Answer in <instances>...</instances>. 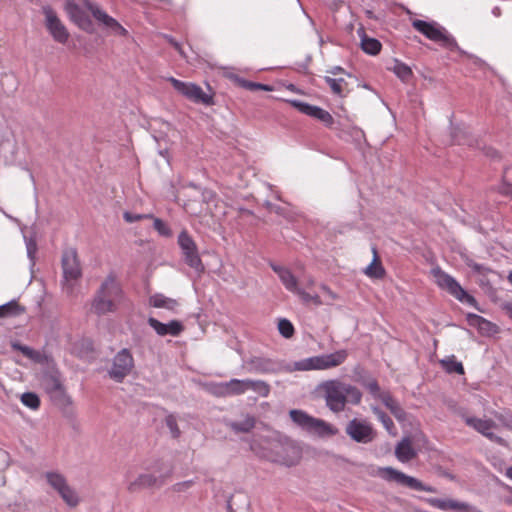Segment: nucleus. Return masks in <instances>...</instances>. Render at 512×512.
<instances>
[{"label":"nucleus","mask_w":512,"mask_h":512,"mask_svg":"<svg viewBox=\"0 0 512 512\" xmlns=\"http://www.w3.org/2000/svg\"><path fill=\"white\" fill-rule=\"evenodd\" d=\"M467 265L472 269L474 273L481 276L482 278H485L492 271L489 267L476 263L472 260L469 261ZM481 282L483 283L484 279H481Z\"/></svg>","instance_id":"44"},{"label":"nucleus","mask_w":512,"mask_h":512,"mask_svg":"<svg viewBox=\"0 0 512 512\" xmlns=\"http://www.w3.org/2000/svg\"><path fill=\"white\" fill-rule=\"evenodd\" d=\"M467 321L470 326L477 327L484 335H490L497 331V326L477 314H468Z\"/></svg>","instance_id":"25"},{"label":"nucleus","mask_w":512,"mask_h":512,"mask_svg":"<svg viewBox=\"0 0 512 512\" xmlns=\"http://www.w3.org/2000/svg\"><path fill=\"white\" fill-rule=\"evenodd\" d=\"M346 434L357 443H369L375 438V431L372 425L359 419L351 420L346 426Z\"/></svg>","instance_id":"12"},{"label":"nucleus","mask_w":512,"mask_h":512,"mask_svg":"<svg viewBox=\"0 0 512 512\" xmlns=\"http://www.w3.org/2000/svg\"><path fill=\"white\" fill-rule=\"evenodd\" d=\"M321 289L326 293L332 300L337 299V295L327 285H321Z\"/></svg>","instance_id":"54"},{"label":"nucleus","mask_w":512,"mask_h":512,"mask_svg":"<svg viewBox=\"0 0 512 512\" xmlns=\"http://www.w3.org/2000/svg\"><path fill=\"white\" fill-rule=\"evenodd\" d=\"M125 301L122 285L115 275H108L101 283L91 301L90 311L103 316L115 313Z\"/></svg>","instance_id":"1"},{"label":"nucleus","mask_w":512,"mask_h":512,"mask_svg":"<svg viewBox=\"0 0 512 512\" xmlns=\"http://www.w3.org/2000/svg\"><path fill=\"white\" fill-rule=\"evenodd\" d=\"M503 178H504L505 181H510L511 180L510 185L512 186V167L506 168L504 170Z\"/></svg>","instance_id":"55"},{"label":"nucleus","mask_w":512,"mask_h":512,"mask_svg":"<svg viewBox=\"0 0 512 512\" xmlns=\"http://www.w3.org/2000/svg\"><path fill=\"white\" fill-rule=\"evenodd\" d=\"M278 330H279V333L285 338L292 337L295 332L292 323L287 319H281L279 321Z\"/></svg>","instance_id":"42"},{"label":"nucleus","mask_w":512,"mask_h":512,"mask_svg":"<svg viewBox=\"0 0 512 512\" xmlns=\"http://www.w3.org/2000/svg\"><path fill=\"white\" fill-rule=\"evenodd\" d=\"M190 485H191V482H185V483H182V484H177L176 485V490L177 491H181L182 487H184V486L189 487Z\"/></svg>","instance_id":"58"},{"label":"nucleus","mask_w":512,"mask_h":512,"mask_svg":"<svg viewBox=\"0 0 512 512\" xmlns=\"http://www.w3.org/2000/svg\"><path fill=\"white\" fill-rule=\"evenodd\" d=\"M250 371L259 374H277L283 371L281 364L270 359L255 358L250 361Z\"/></svg>","instance_id":"21"},{"label":"nucleus","mask_w":512,"mask_h":512,"mask_svg":"<svg viewBox=\"0 0 512 512\" xmlns=\"http://www.w3.org/2000/svg\"><path fill=\"white\" fill-rule=\"evenodd\" d=\"M319 391L323 394L326 406L334 413L344 411L346 404H360L361 391L351 384L332 379L322 382Z\"/></svg>","instance_id":"2"},{"label":"nucleus","mask_w":512,"mask_h":512,"mask_svg":"<svg viewBox=\"0 0 512 512\" xmlns=\"http://www.w3.org/2000/svg\"><path fill=\"white\" fill-rule=\"evenodd\" d=\"M169 42L170 44L173 46V48L182 56V57H186L185 56V53L182 49V46L175 40L173 39H169Z\"/></svg>","instance_id":"53"},{"label":"nucleus","mask_w":512,"mask_h":512,"mask_svg":"<svg viewBox=\"0 0 512 512\" xmlns=\"http://www.w3.org/2000/svg\"><path fill=\"white\" fill-rule=\"evenodd\" d=\"M169 475L170 470L167 471L165 474L159 475L158 477L149 473L141 474L135 481L129 484L128 490L134 492L141 488L159 486L164 483L165 478H167Z\"/></svg>","instance_id":"19"},{"label":"nucleus","mask_w":512,"mask_h":512,"mask_svg":"<svg viewBox=\"0 0 512 512\" xmlns=\"http://www.w3.org/2000/svg\"><path fill=\"white\" fill-rule=\"evenodd\" d=\"M45 477L49 485L58 493L67 485L66 478L60 473L47 472Z\"/></svg>","instance_id":"35"},{"label":"nucleus","mask_w":512,"mask_h":512,"mask_svg":"<svg viewBox=\"0 0 512 512\" xmlns=\"http://www.w3.org/2000/svg\"><path fill=\"white\" fill-rule=\"evenodd\" d=\"M431 274L434 278L435 283L440 289L447 291L450 295H452L460 302L469 304L471 306H476V299L472 295L468 294L463 289V287L456 281V279L453 278L451 275H449L439 267L433 268L431 270Z\"/></svg>","instance_id":"6"},{"label":"nucleus","mask_w":512,"mask_h":512,"mask_svg":"<svg viewBox=\"0 0 512 512\" xmlns=\"http://www.w3.org/2000/svg\"><path fill=\"white\" fill-rule=\"evenodd\" d=\"M64 278L67 282L81 277V267L75 250L66 251L62 257Z\"/></svg>","instance_id":"17"},{"label":"nucleus","mask_w":512,"mask_h":512,"mask_svg":"<svg viewBox=\"0 0 512 512\" xmlns=\"http://www.w3.org/2000/svg\"><path fill=\"white\" fill-rule=\"evenodd\" d=\"M110 30L115 35H120L123 37L128 36V31L118 21L115 22Z\"/></svg>","instance_id":"51"},{"label":"nucleus","mask_w":512,"mask_h":512,"mask_svg":"<svg viewBox=\"0 0 512 512\" xmlns=\"http://www.w3.org/2000/svg\"><path fill=\"white\" fill-rule=\"evenodd\" d=\"M85 0H83L82 5L76 4L74 2H67L66 11L70 16L71 20L78 25L79 28L90 32L92 27V22L86 14V10L89 11L85 6Z\"/></svg>","instance_id":"16"},{"label":"nucleus","mask_w":512,"mask_h":512,"mask_svg":"<svg viewBox=\"0 0 512 512\" xmlns=\"http://www.w3.org/2000/svg\"><path fill=\"white\" fill-rule=\"evenodd\" d=\"M24 312L25 308L15 300L0 306V318L15 317L23 314Z\"/></svg>","instance_id":"31"},{"label":"nucleus","mask_w":512,"mask_h":512,"mask_svg":"<svg viewBox=\"0 0 512 512\" xmlns=\"http://www.w3.org/2000/svg\"><path fill=\"white\" fill-rule=\"evenodd\" d=\"M366 389L369 391V393L375 398L380 399L381 395L385 393V391H382L380 389V386L378 382L375 379H371L366 382L365 384Z\"/></svg>","instance_id":"45"},{"label":"nucleus","mask_w":512,"mask_h":512,"mask_svg":"<svg viewBox=\"0 0 512 512\" xmlns=\"http://www.w3.org/2000/svg\"><path fill=\"white\" fill-rule=\"evenodd\" d=\"M508 313L510 318L512 319V305L508 307Z\"/></svg>","instance_id":"61"},{"label":"nucleus","mask_w":512,"mask_h":512,"mask_svg":"<svg viewBox=\"0 0 512 512\" xmlns=\"http://www.w3.org/2000/svg\"><path fill=\"white\" fill-rule=\"evenodd\" d=\"M395 456L402 463H407L417 456V451L413 447L412 440L409 437H404L396 445Z\"/></svg>","instance_id":"22"},{"label":"nucleus","mask_w":512,"mask_h":512,"mask_svg":"<svg viewBox=\"0 0 512 512\" xmlns=\"http://www.w3.org/2000/svg\"><path fill=\"white\" fill-rule=\"evenodd\" d=\"M110 30L115 35H120L123 37L128 36V31L118 21L115 22Z\"/></svg>","instance_id":"50"},{"label":"nucleus","mask_w":512,"mask_h":512,"mask_svg":"<svg viewBox=\"0 0 512 512\" xmlns=\"http://www.w3.org/2000/svg\"><path fill=\"white\" fill-rule=\"evenodd\" d=\"M347 357L348 352L344 349L335 351L330 354L313 356L296 362L294 364V370H328L343 364L346 361Z\"/></svg>","instance_id":"4"},{"label":"nucleus","mask_w":512,"mask_h":512,"mask_svg":"<svg viewBox=\"0 0 512 512\" xmlns=\"http://www.w3.org/2000/svg\"><path fill=\"white\" fill-rule=\"evenodd\" d=\"M271 268L278 275L286 290L296 294L304 303H312L316 306L322 305V300L318 294L307 292L299 286L296 276L289 268L276 264H271Z\"/></svg>","instance_id":"5"},{"label":"nucleus","mask_w":512,"mask_h":512,"mask_svg":"<svg viewBox=\"0 0 512 512\" xmlns=\"http://www.w3.org/2000/svg\"><path fill=\"white\" fill-rule=\"evenodd\" d=\"M43 14L45 16V26L52 38L60 44H66L70 33L56 12L51 7H44Z\"/></svg>","instance_id":"10"},{"label":"nucleus","mask_w":512,"mask_h":512,"mask_svg":"<svg viewBox=\"0 0 512 512\" xmlns=\"http://www.w3.org/2000/svg\"><path fill=\"white\" fill-rule=\"evenodd\" d=\"M148 324L155 330V332L159 336H165V335L178 336L184 330V327L181 324V322H179L177 320H172L169 323L165 324L153 317H150L148 319Z\"/></svg>","instance_id":"20"},{"label":"nucleus","mask_w":512,"mask_h":512,"mask_svg":"<svg viewBox=\"0 0 512 512\" xmlns=\"http://www.w3.org/2000/svg\"><path fill=\"white\" fill-rule=\"evenodd\" d=\"M247 379H231L221 385L222 393L225 396L242 395L248 391Z\"/></svg>","instance_id":"26"},{"label":"nucleus","mask_w":512,"mask_h":512,"mask_svg":"<svg viewBox=\"0 0 512 512\" xmlns=\"http://www.w3.org/2000/svg\"><path fill=\"white\" fill-rule=\"evenodd\" d=\"M393 71L403 82H409L413 76L411 68L404 63L397 62Z\"/></svg>","instance_id":"39"},{"label":"nucleus","mask_w":512,"mask_h":512,"mask_svg":"<svg viewBox=\"0 0 512 512\" xmlns=\"http://www.w3.org/2000/svg\"><path fill=\"white\" fill-rule=\"evenodd\" d=\"M178 244L183 251L185 262L195 270H202V261L199 257L197 246L186 231H182L179 234Z\"/></svg>","instance_id":"13"},{"label":"nucleus","mask_w":512,"mask_h":512,"mask_svg":"<svg viewBox=\"0 0 512 512\" xmlns=\"http://www.w3.org/2000/svg\"><path fill=\"white\" fill-rule=\"evenodd\" d=\"M149 304L155 308H163L170 311L178 307V302L175 299L164 296L163 294H155L149 298Z\"/></svg>","instance_id":"30"},{"label":"nucleus","mask_w":512,"mask_h":512,"mask_svg":"<svg viewBox=\"0 0 512 512\" xmlns=\"http://www.w3.org/2000/svg\"><path fill=\"white\" fill-rule=\"evenodd\" d=\"M465 423L474 428L477 432L481 433L485 437H487L489 440L496 442L497 444H500L502 446H507L506 441L495 435L492 432V429L496 427V424L491 419H480L476 417H467L465 418Z\"/></svg>","instance_id":"15"},{"label":"nucleus","mask_w":512,"mask_h":512,"mask_svg":"<svg viewBox=\"0 0 512 512\" xmlns=\"http://www.w3.org/2000/svg\"><path fill=\"white\" fill-rule=\"evenodd\" d=\"M123 217H124L125 221L128 223L137 222V221H140V220L146 219V218H153L152 215L131 214L129 212H125Z\"/></svg>","instance_id":"49"},{"label":"nucleus","mask_w":512,"mask_h":512,"mask_svg":"<svg viewBox=\"0 0 512 512\" xmlns=\"http://www.w3.org/2000/svg\"><path fill=\"white\" fill-rule=\"evenodd\" d=\"M507 279H508L509 283L512 285V271L509 272Z\"/></svg>","instance_id":"60"},{"label":"nucleus","mask_w":512,"mask_h":512,"mask_svg":"<svg viewBox=\"0 0 512 512\" xmlns=\"http://www.w3.org/2000/svg\"><path fill=\"white\" fill-rule=\"evenodd\" d=\"M325 83L329 86L332 93L335 95H338L340 97H345L348 93V83L343 77H330L325 76L324 77Z\"/></svg>","instance_id":"28"},{"label":"nucleus","mask_w":512,"mask_h":512,"mask_svg":"<svg viewBox=\"0 0 512 512\" xmlns=\"http://www.w3.org/2000/svg\"><path fill=\"white\" fill-rule=\"evenodd\" d=\"M315 284V281L313 279V277L309 276L307 279H306V282H305V287L306 288H311L313 287Z\"/></svg>","instance_id":"57"},{"label":"nucleus","mask_w":512,"mask_h":512,"mask_svg":"<svg viewBox=\"0 0 512 512\" xmlns=\"http://www.w3.org/2000/svg\"><path fill=\"white\" fill-rule=\"evenodd\" d=\"M379 475L389 482H396L402 486L409 487L417 491H425L434 493L435 489L431 486L424 485L418 479L408 476L392 467H385L379 470Z\"/></svg>","instance_id":"9"},{"label":"nucleus","mask_w":512,"mask_h":512,"mask_svg":"<svg viewBox=\"0 0 512 512\" xmlns=\"http://www.w3.org/2000/svg\"><path fill=\"white\" fill-rule=\"evenodd\" d=\"M412 27L429 40L439 43L447 49L453 50L457 47L456 40L446 31L445 28L441 27L436 22H427L415 19L412 21Z\"/></svg>","instance_id":"7"},{"label":"nucleus","mask_w":512,"mask_h":512,"mask_svg":"<svg viewBox=\"0 0 512 512\" xmlns=\"http://www.w3.org/2000/svg\"><path fill=\"white\" fill-rule=\"evenodd\" d=\"M165 423L173 438H178L181 434V431L177 424V419L173 414H169L165 418Z\"/></svg>","instance_id":"43"},{"label":"nucleus","mask_w":512,"mask_h":512,"mask_svg":"<svg viewBox=\"0 0 512 512\" xmlns=\"http://www.w3.org/2000/svg\"><path fill=\"white\" fill-rule=\"evenodd\" d=\"M382 403L390 410V412L398 419L402 420L405 417V412L399 405V403L393 398L390 392L385 391L381 395L380 399Z\"/></svg>","instance_id":"29"},{"label":"nucleus","mask_w":512,"mask_h":512,"mask_svg":"<svg viewBox=\"0 0 512 512\" xmlns=\"http://www.w3.org/2000/svg\"><path fill=\"white\" fill-rule=\"evenodd\" d=\"M290 450L294 454V457L291 458V459H283L281 461V463L286 465V466L296 465L299 462V460H300V452H299V450L297 448H295V447H290Z\"/></svg>","instance_id":"48"},{"label":"nucleus","mask_w":512,"mask_h":512,"mask_svg":"<svg viewBox=\"0 0 512 512\" xmlns=\"http://www.w3.org/2000/svg\"><path fill=\"white\" fill-rule=\"evenodd\" d=\"M59 495L70 507H76L79 504L77 493L68 484L59 492Z\"/></svg>","instance_id":"38"},{"label":"nucleus","mask_w":512,"mask_h":512,"mask_svg":"<svg viewBox=\"0 0 512 512\" xmlns=\"http://www.w3.org/2000/svg\"><path fill=\"white\" fill-rule=\"evenodd\" d=\"M427 502L438 509L447 511V510H456V511H468L469 505L464 502H459L452 499H439V498H430Z\"/></svg>","instance_id":"24"},{"label":"nucleus","mask_w":512,"mask_h":512,"mask_svg":"<svg viewBox=\"0 0 512 512\" xmlns=\"http://www.w3.org/2000/svg\"><path fill=\"white\" fill-rule=\"evenodd\" d=\"M85 6L92 13L94 18L101 24H103L106 28L111 29L112 26L117 21L113 17L109 16L105 11L100 9L96 4L92 3L89 0H85Z\"/></svg>","instance_id":"27"},{"label":"nucleus","mask_w":512,"mask_h":512,"mask_svg":"<svg viewBox=\"0 0 512 512\" xmlns=\"http://www.w3.org/2000/svg\"><path fill=\"white\" fill-rule=\"evenodd\" d=\"M167 80L178 93L189 101L206 106H212L215 104L214 93L204 92L199 85L192 82H184L174 77H169Z\"/></svg>","instance_id":"8"},{"label":"nucleus","mask_w":512,"mask_h":512,"mask_svg":"<svg viewBox=\"0 0 512 512\" xmlns=\"http://www.w3.org/2000/svg\"><path fill=\"white\" fill-rule=\"evenodd\" d=\"M21 402L26 407L37 410L40 407V399L37 394L26 392L21 395Z\"/></svg>","instance_id":"41"},{"label":"nucleus","mask_w":512,"mask_h":512,"mask_svg":"<svg viewBox=\"0 0 512 512\" xmlns=\"http://www.w3.org/2000/svg\"><path fill=\"white\" fill-rule=\"evenodd\" d=\"M12 348L14 350L20 351L24 356H26L27 358H29L37 363H41L43 361L42 354L39 351H36L28 346H25V345H22L19 343H14V344H12Z\"/></svg>","instance_id":"36"},{"label":"nucleus","mask_w":512,"mask_h":512,"mask_svg":"<svg viewBox=\"0 0 512 512\" xmlns=\"http://www.w3.org/2000/svg\"><path fill=\"white\" fill-rule=\"evenodd\" d=\"M290 104L301 113L321 121L326 127H332L334 124L333 116L321 107L310 105L299 100H292Z\"/></svg>","instance_id":"14"},{"label":"nucleus","mask_w":512,"mask_h":512,"mask_svg":"<svg viewBox=\"0 0 512 512\" xmlns=\"http://www.w3.org/2000/svg\"><path fill=\"white\" fill-rule=\"evenodd\" d=\"M255 426V418L252 417V416H246L245 419L241 422H231L229 424V427L239 433V432H243V433H247L249 431H251Z\"/></svg>","instance_id":"37"},{"label":"nucleus","mask_w":512,"mask_h":512,"mask_svg":"<svg viewBox=\"0 0 512 512\" xmlns=\"http://www.w3.org/2000/svg\"><path fill=\"white\" fill-rule=\"evenodd\" d=\"M248 390L257 393L261 397H268L271 391L270 385L263 380L247 379Z\"/></svg>","instance_id":"34"},{"label":"nucleus","mask_w":512,"mask_h":512,"mask_svg":"<svg viewBox=\"0 0 512 512\" xmlns=\"http://www.w3.org/2000/svg\"><path fill=\"white\" fill-rule=\"evenodd\" d=\"M439 363L447 373H457L460 375L464 374V367L462 363L457 361L454 355L440 360Z\"/></svg>","instance_id":"33"},{"label":"nucleus","mask_w":512,"mask_h":512,"mask_svg":"<svg viewBox=\"0 0 512 512\" xmlns=\"http://www.w3.org/2000/svg\"><path fill=\"white\" fill-rule=\"evenodd\" d=\"M243 88L246 90H249V91H257V90L272 91L273 90L272 87L269 85L252 82V81H249L246 79L244 81Z\"/></svg>","instance_id":"46"},{"label":"nucleus","mask_w":512,"mask_h":512,"mask_svg":"<svg viewBox=\"0 0 512 512\" xmlns=\"http://www.w3.org/2000/svg\"><path fill=\"white\" fill-rule=\"evenodd\" d=\"M505 475L512 480V466L507 468Z\"/></svg>","instance_id":"59"},{"label":"nucleus","mask_w":512,"mask_h":512,"mask_svg":"<svg viewBox=\"0 0 512 512\" xmlns=\"http://www.w3.org/2000/svg\"><path fill=\"white\" fill-rule=\"evenodd\" d=\"M229 78L234 82L235 85L239 86V87H242L244 86V81L245 79L238 76V75H230Z\"/></svg>","instance_id":"52"},{"label":"nucleus","mask_w":512,"mask_h":512,"mask_svg":"<svg viewBox=\"0 0 512 512\" xmlns=\"http://www.w3.org/2000/svg\"><path fill=\"white\" fill-rule=\"evenodd\" d=\"M153 220H154L153 227L157 232H159V234L164 235V236L171 235L170 228L161 219L153 218Z\"/></svg>","instance_id":"47"},{"label":"nucleus","mask_w":512,"mask_h":512,"mask_svg":"<svg viewBox=\"0 0 512 512\" xmlns=\"http://www.w3.org/2000/svg\"><path fill=\"white\" fill-rule=\"evenodd\" d=\"M372 411L377 416L378 420L383 424L385 429L389 433H392L393 430L395 429V425L392 419L385 412H383L381 409L377 407H372Z\"/></svg>","instance_id":"40"},{"label":"nucleus","mask_w":512,"mask_h":512,"mask_svg":"<svg viewBox=\"0 0 512 512\" xmlns=\"http://www.w3.org/2000/svg\"><path fill=\"white\" fill-rule=\"evenodd\" d=\"M372 254V262L364 269V274L371 279H382L386 271L381 263L376 247H372Z\"/></svg>","instance_id":"23"},{"label":"nucleus","mask_w":512,"mask_h":512,"mask_svg":"<svg viewBox=\"0 0 512 512\" xmlns=\"http://www.w3.org/2000/svg\"><path fill=\"white\" fill-rule=\"evenodd\" d=\"M42 386L53 399L61 400L65 397V388L57 374H46L42 379Z\"/></svg>","instance_id":"18"},{"label":"nucleus","mask_w":512,"mask_h":512,"mask_svg":"<svg viewBox=\"0 0 512 512\" xmlns=\"http://www.w3.org/2000/svg\"><path fill=\"white\" fill-rule=\"evenodd\" d=\"M328 73L332 74L333 76H337L338 74H344L345 71L343 68L336 66V67H333L332 69L328 70Z\"/></svg>","instance_id":"56"},{"label":"nucleus","mask_w":512,"mask_h":512,"mask_svg":"<svg viewBox=\"0 0 512 512\" xmlns=\"http://www.w3.org/2000/svg\"><path fill=\"white\" fill-rule=\"evenodd\" d=\"M361 48L367 54L377 55L381 51L382 44L379 40L370 38L363 32V35H361Z\"/></svg>","instance_id":"32"},{"label":"nucleus","mask_w":512,"mask_h":512,"mask_svg":"<svg viewBox=\"0 0 512 512\" xmlns=\"http://www.w3.org/2000/svg\"><path fill=\"white\" fill-rule=\"evenodd\" d=\"M289 416L296 425L318 437H332L338 433V429L334 425L322 419L315 418L303 410H290Z\"/></svg>","instance_id":"3"},{"label":"nucleus","mask_w":512,"mask_h":512,"mask_svg":"<svg viewBox=\"0 0 512 512\" xmlns=\"http://www.w3.org/2000/svg\"><path fill=\"white\" fill-rule=\"evenodd\" d=\"M134 367V359L128 349L119 351L113 360V365L109 371L110 377L122 382L123 379L131 372Z\"/></svg>","instance_id":"11"}]
</instances>
